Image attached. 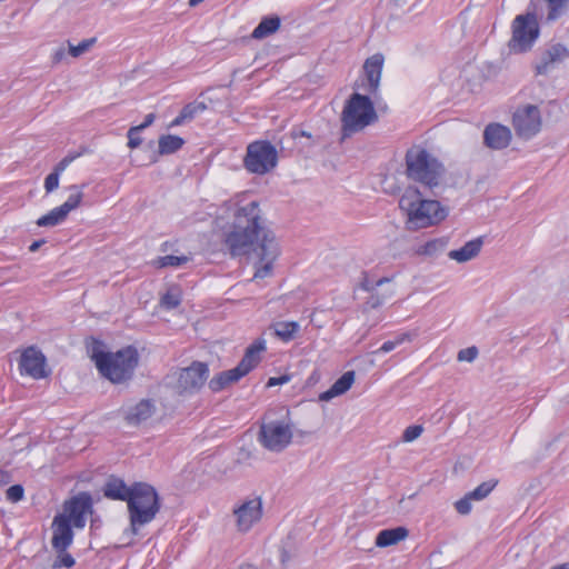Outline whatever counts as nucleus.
<instances>
[{"mask_svg": "<svg viewBox=\"0 0 569 569\" xmlns=\"http://www.w3.org/2000/svg\"><path fill=\"white\" fill-rule=\"evenodd\" d=\"M222 249L231 257H248L254 270L253 281L272 277L274 263L280 256V246L272 232L236 227L226 234Z\"/></svg>", "mask_w": 569, "mask_h": 569, "instance_id": "obj_1", "label": "nucleus"}, {"mask_svg": "<svg viewBox=\"0 0 569 569\" xmlns=\"http://www.w3.org/2000/svg\"><path fill=\"white\" fill-rule=\"evenodd\" d=\"M431 193L409 186L399 199V208L406 217V228L411 231L436 226L448 216V209L438 200L429 199Z\"/></svg>", "mask_w": 569, "mask_h": 569, "instance_id": "obj_2", "label": "nucleus"}, {"mask_svg": "<svg viewBox=\"0 0 569 569\" xmlns=\"http://www.w3.org/2000/svg\"><path fill=\"white\" fill-rule=\"evenodd\" d=\"M90 356L102 377L112 383H122L133 377L139 363V353L133 346H127L116 352L106 351L103 343L94 340Z\"/></svg>", "mask_w": 569, "mask_h": 569, "instance_id": "obj_3", "label": "nucleus"}, {"mask_svg": "<svg viewBox=\"0 0 569 569\" xmlns=\"http://www.w3.org/2000/svg\"><path fill=\"white\" fill-rule=\"evenodd\" d=\"M406 173L419 183V189L436 196L443 183L445 168L427 150L413 147L406 154Z\"/></svg>", "mask_w": 569, "mask_h": 569, "instance_id": "obj_4", "label": "nucleus"}, {"mask_svg": "<svg viewBox=\"0 0 569 569\" xmlns=\"http://www.w3.org/2000/svg\"><path fill=\"white\" fill-rule=\"evenodd\" d=\"M132 490L127 508L130 531L132 535H138L141 527L154 520L160 511L161 502L156 488L147 482H133Z\"/></svg>", "mask_w": 569, "mask_h": 569, "instance_id": "obj_5", "label": "nucleus"}, {"mask_svg": "<svg viewBox=\"0 0 569 569\" xmlns=\"http://www.w3.org/2000/svg\"><path fill=\"white\" fill-rule=\"evenodd\" d=\"M221 209L231 211L233 227L241 229H254L260 232H270L264 229V217L260 202L246 193H239L221 204Z\"/></svg>", "mask_w": 569, "mask_h": 569, "instance_id": "obj_6", "label": "nucleus"}, {"mask_svg": "<svg viewBox=\"0 0 569 569\" xmlns=\"http://www.w3.org/2000/svg\"><path fill=\"white\" fill-rule=\"evenodd\" d=\"M378 119L373 102L367 96L352 93L341 113L342 130L348 133L361 131Z\"/></svg>", "mask_w": 569, "mask_h": 569, "instance_id": "obj_7", "label": "nucleus"}, {"mask_svg": "<svg viewBox=\"0 0 569 569\" xmlns=\"http://www.w3.org/2000/svg\"><path fill=\"white\" fill-rule=\"evenodd\" d=\"M264 350L266 341L263 339H258L250 345L236 368L222 371L216 377V391L226 389L238 382L242 377L253 370L261 361V353Z\"/></svg>", "mask_w": 569, "mask_h": 569, "instance_id": "obj_8", "label": "nucleus"}, {"mask_svg": "<svg viewBox=\"0 0 569 569\" xmlns=\"http://www.w3.org/2000/svg\"><path fill=\"white\" fill-rule=\"evenodd\" d=\"M292 436L289 419L272 420L267 415L260 426L258 440L267 450L281 452L291 443Z\"/></svg>", "mask_w": 569, "mask_h": 569, "instance_id": "obj_9", "label": "nucleus"}, {"mask_svg": "<svg viewBox=\"0 0 569 569\" xmlns=\"http://www.w3.org/2000/svg\"><path fill=\"white\" fill-rule=\"evenodd\" d=\"M539 37V24L535 13L517 16L512 22V38L509 47L515 52L529 50Z\"/></svg>", "mask_w": 569, "mask_h": 569, "instance_id": "obj_10", "label": "nucleus"}, {"mask_svg": "<svg viewBox=\"0 0 569 569\" xmlns=\"http://www.w3.org/2000/svg\"><path fill=\"white\" fill-rule=\"evenodd\" d=\"M278 162L276 148L268 141H256L248 146L244 158L246 168L256 174L271 171Z\"/></svg>", "mask_w": 569, "mask_h": 569, "instance_id": "obj_11", "label": "nucleus"}, {"mask_svg": "<svg viewBox=\"0 0 569 569\" xmlns=\"http://www.w3.org/2000/svg\"><path fill=\"white\" fill-rule=\"evenodd\" d=\"M234 526L238 532L247 533L262 518V501L259 497L239 501L232 510Z\"/></svg>", "mask_w": 569, "mask_h": 569, "instance_id": "obj_12", "label": "nucleus"}, {"mask_svg": "<svg viewBox=\"0 0 569 569\" xmlns=\"http://www.w3.org/2000/svg\"><path fill=\"white\" fill-rule=\"evenodd\" d=\"M209 375L208 365L200 361H193L189 367L179 371L174 390L179 395L193 393L199 390Z\"/></svg>", "mask_w": 569, "mask_h": 569, "instance_id": "obj_13", "label": "nucleus"}, {"mask_svg": "<svg viewBox=\"0 0 569 569\" xmlns=\"http://www.w3.org/2000/svg\"><path fill=\"white\" fill-rule=\"evenodd\" d=\"M86 186L84 183L81 186H70L69 189L73 190L74 193H71L61 206L53 208L48 213L40 217L37 220V224L39 227H54L63 222L68 214L80 206L83 198L82 190Z\"/></svg>", "mask_w": 569, "mask_h": 569, "instance_id": "obj_14", "label": "nucleus"}, {"mask_svg": "<svg viewBox=\"0 0 569 569\" xmlns=\"http://www.w3.org/2000/svg\"><path fill=\"white\" fill-rule=\"evenodd\" d=\"M92 512V497L89 492L82 491L64 501L61 515L68 517L74 528L82 529L87 522L86 516Z\"/></svg>", "mask_w": 569, "mask_h": 569, "instance_id": "obj_15", "label": "nucleus"}, {"mask_svg": "<svg viewBox=\"0 0 569 569\" xmlns=\"http://www.w3.org/2000/svg\"><path fill=\"white\" fill-rule=\"evenodd\" d=\"M512 122L517 134L529 139L540 130V111L532 104L518 108L513 114Z\"/></svg>", "mask_w": 569, "mask_h": 569, "instance_id": "obj_16", "label": "nucleus"}, {"mask_svg": "<svg viewBox=\"0 0 569 569\" xmlns=\"http://www.w3.org/2000/svg\"><path fill=\"white\" fill-rule=\"evenodd\" d=\"M569 59V49L561 43L548 44L535 62L537 74L546 76Z\"/></svg>", "mask_w": 569, "mask_h": 569, "instance_id": "obj_17", "label": "nucleus"}, {"mask_svg": "<svg viewBox=\"0 0 569 569\" xmlns=\"http://www.w3.org/2000/svg\"><path fill=\"white\" fill-rule=\"evenodd\" d=\"M19 370L21 375L30 376L33 379L46 378L49 372L46 371V357L38 348L28 347L19 360Z\"/></svg>", "mask_w": 569, "mask_h": 569, "instance_id": "obj_18", "label": "nucleus"}, {"mask_svg": "<svg viewBox=\"0 0 569 569\" xmlns=\"http://www.w3.org/2000/svg\"><path fill=\"white\" fill-rule=\"evenodd\" d=\"M73 523L68 517L56 515L52 521V547L57 552H64L73 541Z\"/></svg>", "mask_w": 569, "mask_h": 569, "instance_id": "obj_19", "label": "nucleus"}, {"mask_svg": "<svg viewBox=\"0 0 569 569\" xmlns=\"http://www.w3.org/2000/svg\"><path fill=\"white\" fill-rule=\"evenodd\" d=\"M383 62L385 58L381 53H376L365 61L363 72L367 83L363 86V88L368 93L372 96L378 93Z\"/></svg>", "mask_w": 569, "mask_h": 569, "instance_id": "obj_20", "label": "nucleus"}, {"mask_svg": "<svg viewBox=\"0 0 569 569\" xmlns=\"http://www.w3.org/2000/svg\"><path fill=\"white\" fill-rule=\"evenodd\" d=\"M511 141V131L500 123H489L483 130V143L493 150L507 148Z\"/></svg>", "mask_w": 569, "mask_h": 569, "instance_id": "obj_21", "label": "nucleus"}, {"mask_svg": "<svg viewBox=\"0 0 569 569\" xmlns=\"http://www.w3.org/2000/svg\"><path fill=\"white\" fill-rule=\"evenodd\" d=\"M101 491L109 500L128 503L133 490L132 485L128 486L122 478L111 475L107 478Z\"/></svg>", "mask_w": 569, "mask_h": 569, "instance_id": "obj_22", "label": "nucleus"}, {"mask_svg": "<svg viewBox=\"0 0 569 569\" xmlns=\"http://www.w3.org/2000/svg\"><path fill=\"white\" fill-rule=\"evenodd\" d=\"M203 93L193 102L186 104L180 113L170 122L169 128L182 126L192 121L199 113L208 109V104L202 100Z\"/></svg>", "mask_w": 569, "mask_h": 569, "instance_id": "obj_23", "label": "nucleus"}, {"mask_svg": "<svg viewBox=\"0 0 569 569\" xmlns=\"http://www.w3.org/2000/svg\"><path fill=\"white\" fill-rule=\"evenodd\" d=\"M482 244V239L476 238L473 240L466 242L460 249L450 250L448 252V257L451 260L457 261L458 263L468 262L478 257V254L481 251Z\"/></svg>", "mask_w": 569, "mask_h": 569, "instance_id": "obj_24", "label": "nucleus"}, {"mask_svg": "<svg viewBox=\"0 0 569 569\" xmlns=\"http://www.w3.org/2000/svg\"><path fill=\"white\" fill-rule=\"evenodd\" d=\"M154 412V406L151 400L142 399L136 406L131 407L126 413V421L129 425L138 426L148 420Z\"/></svg>", "mask_w": 569, "mask_h": 569, "instance_id": "obj_25", "label": "nucleus"}, {"mask_svg": "<svg viewBox=\"0 0 569 569\" xmlns=\"http://www.w3.org/2000/svg\"><path fill=\"white\" fill-rule=\"evenodd\" d=\"M355 371L345 372L332 386L329 390L322 392L319 396L321 401H329L332 398L343 395L347 392L355 382Z\"/></svg>", "mask_w": 569, "mask_h": 569, "instance_id": "obj_26", "label": "nucleus"}, {"mask_svg": "<svg viewBox=\"0 0 569 569\" xmlns=\"http://www.w3.org/2000/svg\"><path fill=\"white\" fill-rule=\"evenodd\" d=\"M408 536V530L403 527L381 530L377 538L376 545L378 547H388L398 543Z\"/></svg>", "mask_w": 569, "mask_h": 569, "instance_id": "obj_27", "label": "nucleus"}, {"mask_svg": "<svg viewBox=\"0 0 569 569\" xmlns=\"http://www.w3.org/2000/svg\"><path fill=\"white\" fill-rule=\"evenodd\" d=\"M280 28V18L277 16L266 17L260 23L254 28L252 32V38L254 39H263L267 38Z\"/></svg>", "mask_w": 569, "mask_h": 569, "instance_id": "obj_28", "label": "nucleus"}, {"mask_svg": "<svg viewBox=\"0 0 569 569\" xmlns=\"http://www.w3.org/2000/svg\"><path fill=\"white\" fill-rule=\"evenodd\" d=\"M184 144V140L179 136L162 134L158 140L160 154H171L177 152Z\"/></svg>", "mask_w": 569, "mask_h": 569, "instance_id": "obj_29", "label": "nucleus"}, {"mask_svg": "<svg viewBox=\"0 0 569 569\" xmlns=\"http://www.w3.org/2000/svg\"><path fill=\"white\" fill-rule=\"evenodd\" d=\"M271 328L279 339L287 342L295 338L300 329V326L296 321H278L274 322Z\"/></svg>", "mask_w": 569, "mask_h": 569, "instance_id": "obj_30", "label": "nucleus"}, {"mask_svg": "<svg viewBox=\"0 0 569 569\" xmlns=\"http://www.w3.org/2000/svg\"><path fill=\"white\" fill-rule=\"evenodd\" d=\"M547 9L546 20L553 22L560 19L567 11L569 0H541Z\"/></svg>", "mask_w": 569, "mask_h": 569, "instance_id": "obj_31", "label": "nucleus"}, {"mask_svg": "<svg viewBox=\"0 0 569 569\" xmlns=\"http://www.w3.org/2000/svg\"><path fill=\"white\" fill-rule=\"evenodd\" d=\"M415 338L413 333L410 332H403L399 336H397L393 340L386 341L378 350L373 351L372 353H379V352H390L396 347L400 346L401 343L406 341H411Z\"/></svg>", "mask_w": 569, "mask_h": 569, "instance_id": "obj_32", "label": "nucleus"}, {"mask_svg": "<svg viewBox=\"0 0 569 569\" xmlns=\"http://www.w3.org/2000/svg\"><path fill=\"white\" fill-rule=\"evenodd\" d=\"M497 480H488L479 485L476 489L468 492L473 500L479 501L485 499L497 486Z\"/></svg>", "mask_w": 569, "mask_h": 569, "instance_id": "obj_33", "label": "nucleus"}, {"mask_svg": "<svg viewBox=\"0 0 569 569\" xmlns=\"http://www.w3.org/2000/svg\"><path fill=\"white\" fill-rule=\"evenodd\" d=\"M188 260L189 259L186 256L168 254V256L159 257L154 261V263L159 268L180 267L181 264L186 263Z\"/></svg>", "mask_w": 569, "mask_h": 569, "instance_id": "obj_34", "label": "nucleus"}, {"mask_svg": "<svg viewBox=\"0 0 569 569\" xmlns=\"http://www.w3.org/2000/svg\"><path fill=\"white\" fill-rule=\"evenodd\" d=\"M447 246V240L445 239H433L428 241L426 244L421 247L419 253L426 256H436L437 253L445 250Z\"/></svg>", "mask_w": 569, "mask_h": 569, "instance_id": "obj_35", "label": "nucleus"}, {"mask_svg": "<svg viewBox=\"0 0 569 569\" xmlns=\"http://www.w3.org/2000/svg\"><path fill=\"white\" fill-rule=\"evenodd\" d=\"M96 41H97L96 38H89V39L82 40L77 46H73L70 41H68L69 54L73 58H78L81 54L88 52L91 49V47L96 43Z\"/></svg>", "mask_w": 569, "mask_h": 569, "instance_id": "obj_36", "label": "nucleus"}, {"mask_svg": "<svg viewBox=\"0 0 569 569\" xmlns=\"http://www.w3.org/2000/svg\"><path fill=\"white\" fill-rule=\"evenodd\" d=\"M63 171L58 170V166H54L52 172H50L44 179V190L47 193H51L59 186V177Z\"/></svg>", "mask_w": 569, "mask_h": 569, "instance_id": "obj_37", "label": "nucleus"}, {"mask_svg": "<svg viewBox=\"0 0 569 569\" xmlns=\"http://www.w3.org/2000/svg\"><path fill=\"white\" fill-rule=\"evenodd\" d=\"M423 432V427L421 425L409 426L403 430L401 440L403 442H412L417 440Z\"/></svg>", "mask_w": 569, "mask_h": 569, "instance_id": "obj_38", "label": "nucleus"}, {"mask_svg": "<svg viewBox=\"0 0 569 569\" xmlns=\"http://www.w3.org/2000/svg\"><path fill=\"white\" fill-rule=\"evenodd\" d=\"M181 302L180 295L176 291H167L161 298V305L166 309H174Z\"/></svg>", "mask_w": 569, "mask_h": 569, "instance_id": "obj_39", "label": "nucleus"}, {"mask_svg": "<svg viewBox=\"0 0 569 569\" xmlns=\"http://www.w3.org/2000/svg\"><path fill=\"white\" fill-rule=\"evenodd\" d=\"M142 131L139 130L137 127H131L127 132L128 138V147L130 149H136L142 143V138L140 137V133Z\"/></svg>", "mask_w": 569, "mask_h": 569, "instance_id": "obj_40", "label": "nucleus"}, {"mask_svg": "<svg viewBox=\"0 0 569 569\" xmlns=\"http://www.w3.org/2000/svg\"><path fill=\"white\" fill-rule=\"evenodd\" d=\"M24 489L21 485H12L7 489V499L11 502H19L23 499Z\"/></svg>", "mask_w": 569, "mask_h": 569, "instance_id": "obj_41", "label": "nucleus"}, {"mask_svg": "<svg viewBox=\"0 0 569 569\" xmlns=\"http://www.w3.org/2000/svg\"><path fill=\"white\" fill-rule=\"evenodd\" d=\"M472 500H473V498L470 497L469 493H467L463 498L456 501L455 508H456L457 512L460 515H468L472 509V506H471Z\"/></svg>", "mask_w": 569, "mask_h": 569, "instance_id": "obj_42", "label": "nucleus"}, {"mask_svg": "<svg viewBox=\"0 0 569 569\" xmlns=\"http://www.w3.org/2000/svg\"><path fill=\"white\" fill-rule=\"evenodd\" d=\"M391 296L389 295H379L375 291L371 292L370 297L368 298L366 306L370 309H377L379 308L386 300L387 297Z\"/></svg>", "mask_w": 569, "mask_h": 569, "instance_id": "obj_43", "label": "nucleus"}, {"mask_svg": "<svg viewBox=\"0 0 569 569\" xmlns=\"http://www.w3.org/2000/svg\"><path fill=\"white\" fill-rule=\"evenodd\" d=\"M478 356V349L476 347H469V348H465V349H461L459 352H458V360L459 361H467V362H472Z\"/></svg>", "mask_w": 569, "mask_h": 569, "instance_id": "obj_44", "label": "nucleus"}, {"mask_svg": "<svg viewBox=\"0 0 569 569\" xmlns=\"http://www.w3.org/2000/svg\"><path fill=\"white\" fill-rule=\"evenodd\" d=\"M58 559L54 562V567L72 568L76 563L74 558L68 552H58Z\"/></svg>", "mask_w": 569, "mask_h": 569, "instance_id": "obj_45", "label": "nucleus"}, {"mask_svg": "<svg viewBox=\"0 0 569 569\" xmlns=\"http://www.w3.org/2000/svg\"><path fill=\"white\" fill-rule=\"evenodd\" d=\"M389 282L388 278H381L377 281L370 280L368 278H365L361 282V288L368 292L375 291L378 287L382 286L383 283Z\"/></svg>", "mask_w": 569, "mask_h": 569, "instance_id": "obj_46", "label": "nucleus"}, {"mask_svg": "<svg viewBox=\"0 0 569 569\" xmlns=\"http://www.w3.org/2000/svg\"><path fill=\"white\" fill-rule=\"evenodd\" d=\"M81 153H68L63 157L56 166H58L59 171H64L67 167L76 160Z\"/></svg>", "mask_w": 569, "mask_h": 569, "instance_id": "obj_47", "label": "nucleus"}, {"mask_svg": "<svg viewBox=\"0 0 569 569\" xmlns=\"http://www.w3.org/2000/svg\"><path fill=\"white\" fill-rule=\"evenodd\" d=\"M154 119H156L154 113H148L144 118V121L136 127L139 128L140 131H143L144 129H147L148 127H150L153 123Z\"/></svg>", "mask_w": 569, "mask_h": 569, "instance_id": "obj_48", "label": "nucleus"}, {"mask_svg": "<svg viewBox=\"0 0 569 569\" xmlns=\"http://www.w3.org/2000/svg\"><path fill=\"white\" fill-rule=\"evenodd\" d=\"M66 58L64 48L57 49L52 54V63L58 64Z\"/></svg>", "mask_w": 569, "mask_h": 569, "instance_id": "obj_49", "label": "nucleus"}, {"mask_svg": "<svg viewBox=\"0 0 569 569\" xmlns=\"http://www.w3.org/2000/svg\"><path fill=\"white\" fill-rule=\"evenodd\" d=\"M289 381V378L287 376H282V377H279V378H270L268 380V387H272V386H277V385H282V383H286Z\"/></svg>", "mask_w": 569, "mask_h": 569, "instance_id": "obj_50", "label": "nucleus"}, {"mask_svg": "<svg viewBox=\"0 0 569 569\" xmlns=\"http://www.w3.org/2000/svg\"><path fill=\"white\" fill-rule=\"evenodd\" d=\"M290 560H291V555L289 553V551L286 549H282L280 552V562L283 566H287L290 562Z\"/></svg>", "mask_w": 569, "mask_h": 569, "instance_id": "obj_51", "label": "nucleus"}, {"mask_svg": "<svg viewBox=\"0 0 569 569\" xmlns=\"http://www.w3.org/2000/svg\"><path fill=\"white\" fill-rule=\"evenodd\" d=\"M44 242H46V240H43V239L33 241L29 247V251L36 252Z\"/></svg>", "mask_w": 569, "mask_h": 569, "instance_id": "obj_52", "label": "nucleus"}, {"mask_svg": "<svg viewBox=\"0 0 569 569\" xmlns=\"http://www.w3.org/2000/svg\"><path fill=\"white\" fill-rule=\"evenodd\" d=\"M9 482V475L8 472L0 469V486L7 485Z\"/></svg>", "mask_w": 569, "mask_h": 569, "instance_id": "obj_53", "label": "nucleus"}, {"mask_svg": "<svg viewBox=\"0 0 569 569\" xmlns=\"http://www.w3.org/2000/svg\"><path fill=\"white\" fill-rule=\"evenodd\" d=\"M292 137L295 139H298V138H301V137H306V138H311L310 133L303 131V130H300V131H292Z\"/></svg>", "mask_w": 569, "mask_h": 569, "instance_id": "obj_54", "label": "nucleus"}, {"mask_svg": "<svg viewBox=\"0 0 569 569\" xmlns=\"http://www.w3.org/2000/svg\"><path fill=\"white\" fill-rule=\"evenodd\" d=\"M239 569H259L257 566L252 565V563H242L239 566Z\"/></svg>", "mask_w": 569, "mask_h": 569, "instance_id": "obj_55", "label": "nucleus"}, {"mask_svg": "<svg viewBox=\"0 0 569 569\" xmlns=\"http://www.w3.org/2000/svg\"><path fill=\"white\" fill-rule=\"evenodd\" d=\"M202 1L203 0H189L188 4H189V7L194 8L198 4H200Z\"/></svg>", "mask_w": 569, "mask_h": 569, "instance_id": "obj_56", "label": "nucleus"}, {"mask_svg": "<svg viewBox=\"0 0 569 569\" xmlns=\"http://www.w3.org/2000/svg\"><path fill=\"white\" fill-rule=\"evenodd\" d=\"M552 569H569V565L568 563H562V565L553 567Z\"/></svg>", "mask_w": 569, "mask_h": 569, "instance_id": "obj_57", "label": "nucleus"}, {"mask_svg": "<svg viewBox=\"0 0 569 569\" xmlns=\"http://www.w3.org/2000/svg\"><path fill=\"white\" fill-rule=\"evenodd\" d=\"M221 210V207L219 208ZM223 213H226L228 216V213H230L231 211H226L224 209H222ZM221 218H224V214H221Z\"/></svg>", "mask_w": 569, "mask_h": 569, "instance_id": "obj_58", "label": "nucleus"}]
</instances>
